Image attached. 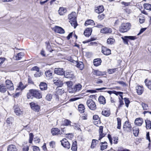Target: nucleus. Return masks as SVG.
I'll return each instance as SVG.
<instances>
[{
	"instance_id": "obj_1",
	"label": "nucleus",
	"mask_w": 151,
	"mask_h": 151,
	"mask_svg": "<svg viewBox=\"0 0 151 151\" xmlns=\"http://www.w3.org/2000/svg\"><path fill=\"white\" fill-rule=\"evenodd\" d=\"M32 97L40 99L42 97V94L37 90H30L27 94V98L29 99H31L32 98Z\"/></svg>"
},
{
	"instance_id": "obj_2",
	"label": "nucleus",
	"mask_w": 151,
	"mask_h": 151,
	"mask_svg": "<svg viewBox=\"0 0 151 151\" xmlns=\"http://www.w3.org/2000/svg\"><path fill=\"white\" fill-rule=\"evenodd\" d=\"M68 19L69 20V22L72 26L75 28L77 24L76 20V13L75 12H72L68 16Z\"/></svg>"
},
{
	"instance_id": "obj_3",
	"label": "nucleus",
	"mask_w": 151,
	"mask_h": 151,
	"mask_svg": "<svg viewBox=\"0 0 151 151\" xmlns=\"http://www.w3.org/2000/svg\"><path fill=\"white\" fill-rule=\"evenodd\" d=\"M131 24L129 23H122L120 27V32L124 33L127 32L130 28Z\"/></svg>"
},
{
	"instance_id": "obj_4",
	"label": "nucleus",
	"mask_w": 151,
	"mask_h": 151,
	"mask_svg": "<svg viewBox=\"0 0 151 151\" xmlns=\"http://www.w3.org/2000/svg\"><path fill=\"white\" fill-rule=\"evenodd\" d=\"M87 105L90 109L94 110L96 108V105L94 101L91 99H88L87 101Z\"/></svg>"
},
{
	"instance_id": "obj_5",
	"label": "nucleus",
	"mask_w": 151,
	"mask_h": 151,
	"mask_svg": "<svg viewBox=\"0 0 151 151\" xmlns=\"http://www.w3.org/2000/svg\"><path fill=\"white\" fill-rule=\"evenodd\" d=\"M124 44L129 45L128 40H134L137 39V37L135 36H124L122 37Z\"/></svg>"
},
{
	"instance_id": "obj_6",
	"label": "nucleus",
	"mask_w": 151,
	"mask_h": 151,
	"mask_svg": "<svg viewBox=\"0 0 151 151\" xmlns=\"http://www.w3.org/2000/svg\"><path fill=\"white\" fill-rule=\"evenodd\" d=\"M132 126L128 121L125 122L123 126L124 131L127 132H131L132 131Z\"/></svg>"
},
{
	"instance_id": "obj_7",
	"label": "nucleus",
	"mask_w": 151,
	"mask_h": 151,
	"mask_svg": "<svg viewBox=\"0 0 151 151\" xmlns=\"http://www.w3.org/2000/svg\"><path fill=\"white\" fill-rule=\"evenodd\" d=\"M32 109L34 111L38 112L40 109V106L36 103L32 102L29 103Z\"/></svg>"
},
{
	"instance_id": "obj_8",
	"label": "nucleus",
	"mask_w": 151,
	"mask_h": 151,
	"mask_svg": "<svg viewBox=\"0 0 151 151\" xmlns=\"http://www.w3.org/2000/svg\"><path fill=\"white\" fill-rule=\"evenodd\" d=\"M61 144L63 147L69 149L70 147V144L68 140L64 138L61 141Z\"/></svg>"
},
{
	"instance_id": "obj_9",
	"label": "nucleus",
	"mask_w": 151,
	"mask_h": 151,
	"mask_svg": "<svg viewBox=\"0 0 151 151\" xmlns=\"http://www.w3.org/2000/svg\"><path fill=\"white\" fill-rule=\"evenodd\" d=\"M6 85L7 88L10 90H13L14 89L13 84L11 81L9 80H7L5 81Z\"/></svg>"
},
{
	"instance_id": "obj_10",
	"label": "nucleus",
	"mask_w": 151,
	"mask_h": 151,
	"mask_svg": "<svg viewBox=\"0 0 151 151\" xmlns=\"http://www.w3.org/2000/svg\"><path fill=\"white\" fill-rule=\"evenodd\" d=\"M51 132L53 135H61L63 134L60 130L57 128H53L52 129Z\"/></svg>"
},
{
	"instance_id": "obj_11",
	"label": "nucleus",
	"mask_w": 151,
	"mask_h": 151,
	"mask_svg": "<svg viewBox=\"0 0 151 151\" xmlns=\"http://www.w3.org/2000/svg\"><path fill=\"white\" fill-rule=\"evenodd\" d=\"M64 76L66 78L72 79L74 78V74L72 71H66L64 73Z\"/></svg>"
},
{
	"instance_id": "obj_12",
	"label": "nucleus",
	"mask_w": 151,
	"mask_h": 151,
	"mask_svg": "<svg viewBox=\"0 0 151 151\" xmlns=\"http://www.w3.org/2000/svg\"><path fill=\"white\" fill-rule=\"evenodd\" d=\"M14 112L16 114L17 116H20L23 114V112L17 105H14L13 107Z\"/></svg>"
},
{
	"instance_id": "obj_13",
	"label": "nucleus",
	"mask_w": 151,
	"mask_h": 151,
	"mask_svg": "<svg viewBox=\"0 0 151 151\" xmlns=\"http://www.w3.org/2000/svg\"><path fill=\"white\" fill-rule=\"evenodd\" d=\"M102 52L105 55H108L111 54V50L109 48H107L105 47H102Z\"/></svg>"
},
{
	"instance_id": "obj_14",
	"label": "nucleus",
	"mask_w": 151,
	"mask_h": 151,
	"mask_svg": "<svg viewBox=\"0 0 151 151\" xmlns=\"http://www.w3.org/2000/svg\"><path fill=\"white\" fill-rule=\"evenodd\" d=\"M53 82L55 85L59 87H61L63 85L62 81L61 80H59L58 78H57L56 79H54Z\"/></svg>"
},
{
	"instance_id": "obj_15",
	"label": "nucleus",
	"mask_w": 151,
	"mask_h": 151,
	"mask_svg": "<svg viewBox=\"0 0 151 151\" xmlns=\"http://www.w3.org/2000/svg\"><path fill=\"white\" fill-rule=\"evenodd\" d=\"M54 72L55 73L60 75L64 74L65 73L64 70L62 68H55Z\"/></svg>"
},
{
	"instance_id": "obj_16",
	"label": "nucleus",
	"mask_w": 151,
	"mask_h": 151,
	"mask_svg": "<svg viewBox=\"0 0 151 151\" xmlns=\"http://www.w3.org/2000/svg\"><path fill=\"white\" fill-rule=\"evenodd\" d=\"M103 127L101 126L100 127L99 129V140H101L102 138L104 137L106 135V134L103 133Z\"/></svg>"
},
{
	"instance_id": "obj_17",
	"label": "nucleus",
	"mask_w": 151,
	"mask_h": 151,
	"mask_svg": "<svg viewBox=\"0 0 151 151\" xmlns=\"http://www.w3.org/2000/svg\"><path fill=\"white\" fill-rule=\"evenodd\" d=\"M112 32L111 29L109 28L105 27L102 29L101 30V32L102 33H111Z\"/></svg>"
},
{
	"instance_id": "obj_18",
	"label": "nucleus",
	"mask_w": 151,
	"mask_h": 151,
	"mask_svg": "<svg viewBox=\"0 0 151 151\" xmlns=\"http://www.w3.org/2000/svg\"><path fill=\"white\" fill-rule=\"evenodd\" d=\"M143 122V119L139 118L136 119L134 121L135 124L138 126H141Z\"/></svg>"
},
{
	"instance_id": "obj_19",
	"label": "nucleus",
	"mask_w": 151,
	"mask_h": 151,
	"mask_svg": "<svg viewBox=\"0 0 151 151\" xmlns=\"http://www.w3.org/2000/svg\"><path fill=\"white\" fill-rule=\"evenodd\" d=\"M55 32L60 34H63L65 32L64 30L62 28L57 26L55 27Z\"/></svg>"
},
{
	"instance_id": "obj_20",
	"label": "nucleus",
	"mask_w": 151,
	"mask_h": 151,
	"mask_svg": "<svg viewBox=\"0 0 151 151\" xmlns=\"http://www.w3.org/2000/svg\"><path fill=\"white\" fill-rule=\"evenodd\" d=\"M137 93L138 95H141L143 92L144 89L142 86L137 85L136 87Z\"/></svg>"
},
{
	"instance_id": "obj_21",
	"label": "nucleus",
	"mask_w": 151,
	"mask_h": 151,
	"mask_svg": "<svg viewBox=\"0 0 151 151\" xmlns=\"http://www.w3.org/2000/svg\"><path fill=\"white\" fill-rule=\"evenodd\" d=\"M96 12L99 14L103 12L104 10L103 6L102 5L99 6L95 8Z\"/></svg>"
},
{
	"instance_id": "obj_22",
	"label": "nucleus",
	"mask_w": 151,
	"mask_h": 151,
	"mask_svg": "<svg viewBox=\"0 0 151 151\" xmlns=\"http://www.w3.org/2000/svg\"><path fill=\"white\" fill-rule=\"evenodd\" d=\"M93 74L98 76H102L106 75L105 72H102L99 70H94L93 72Z\"/></svg>"
},
{
	"instance_id": "obj_23",
	"label": "nucleus",
	"mask_w": 151,
	"mask_h": 151,
	"mask_svg": "<svg viewBox=\"0 0 151 151\" xmlns=\"http://www.w3.org/2000/svg\"><path fill=\"white\" fill-rule=\"evenodd\" d=\"M16 147L15 145H9L7 148V151H17Z\"/></svg>"
},
{
	"instance_id": "obj_24",
	"label": "nucleus",
	"mask_w": 151,
	"mask_h": 151,
	"mask_svg": "<svg viewBox=\"0 0 151 151\" xmlns=\"http://www.w3.org/2000/svg\"><path fill=\"white\" fill-rule=\"evenodd\" d=\"M92 30L91 28H87L84 31V35L86 37H88L91 35Z\"/></svg>"
},
{
	"instance_id": "obj_25",
	"label": "nucleus",
	"mask_w": 151,
	"mask_h": 151,
	"mask_svg": "<svg viewBox=\"0 0 151 151\" xmlns=\"http://www.w3.org/2000/svg\"><path fill=\"white\" fill-rule=\"evenodd\" d=\"M66 12V9L63 7H60L58 10V13L60 15H63Z\"/></svg>"
},
{
	"instance_id": "obj_26",
	"label": "nucleus",
	"mask_w": 151,
	"mask_h": 151,
	"mask_svg": "<svg viewBox=\"0 0 151 151\" xmlns=\"http://www.w3.org/2000/svg\"><path fill=\"white\" fill-rule=\"evenodd\" d=\"M39 86L41 90H45L47 89V85L45 83H41Z\"/></svg>"
},
{
	"instance_id": "obj_27",
	"label": "nucleus",
	"mask_w": 151,
	"mask_h": 151,
	"mask_svg": "<svg viewBox=\"0 0 151 151\" xmlns=\"http://www.w3.org/2000/svg\"><path fill=\"white\" fill-rule=\"evenodd\" d=\"M24 55V53L23 52H20L17 54V55L14 56V58L16 60H20Z\"/></svg>"
},
{
	"instance_id": "obj_28",
	"label": "nucleus",
	"mask_w": 151,
	"mask_h": 151,
	"mask_svg": "<svg viewBox=\"0 0 151 151\" xmlns=\"http://www.w3.org/2000/svg\"><path fill=\"white\" fill-rule=\"evenodd\" d=\"M101 61L100 59H96L94 60L93 64L95 66H97L101 64Z\"/></svg>"
},
{
	"instance_id": "obj_29",
	"label": "nucleus",
	"mask_w": 151,
	"mask_h": 151,
	"mask_svg": "<svg viewBox=\"0 0 151 151\" xmlns=\"http://www.w3.org/2000/svg\"><path fill=\"white\" fill-rule=\"evenodd\" d=\"M145 83L146 86L150 90H151V81L146 79L145 81Z\"/></svg>"
},
{
	"instance_id": "obj_30",
	"label": "nucleus",
	"mask_w": 151,
	"mask_h": 151,
	"mask_svg": "<svg viewBox=\"0 0 151 151\" xmlns=\"http://www.w3.org/2000/svg\"><path fill=\"white\" fill-rule=\"evenodd\" d=\"M133 131L134 135L136 137L137 136L139 132V128L137 127H134L133 129Z\"/></svg>"
},
{
	"instance_id": "obj_31",
	"label": "nucleus",
	"mask_w": 151,
	"mask_h": 151,
	"mask_svg": "<svg viewBox=\"0 0 151 151\" xmlns=\"http://www.w3.org/2000/svg\"><path fill=\"white\" fill-rule=\"evenodd\" d=\"M76 67L78 68L80 70H82L84 68V65L83 63L81 62H77Z\"/></svg>"
},
{
	"instance_id": "obj_32",
	"label": "nucleus",
	"mask_w": 151,
	"mask_h": 151,
	"mask_svg": "<svg viewBox=\"0 0 151 151\" xmlns=\"http://www.w3.org/2000/svg\"><path fill=\"white\" fill-rule=\"evenodd\" d=\"M102 114L105 116H108L110 114V112L109 111L105 109L102 111Z\"/></svg>"
},
{
	"instance_id": "obj_33",
	"label": "nucleus",
	"mask_w": 151,
	"mask_h": 151,
	"mask_svg": "<svg viewBox=\"0 0 151 151\" xmlns=\"http://www.w3.org/2000/svg\"><path fill=\"white\" fill-rule=\"evenodd\" d=\"M99 101L101 104H104L106 103L105 98L103 96H100L99 97Z\"/></svg>"
},
{
	"instance_id": "obj_34",
	"label": "nucleus",
	"mask_w": 151,
	"mask_h": 151,
	"mask_svg": "<svg viewBox=\"0 0 151 151\" xmlns=\"http://www.w3.org/2000/svg\"><path fill=\"white\" fill-rule=\"evenodd\" d=\"M146 123V127L147 129H151V121L149 120L145 121Z\"/></svg>"
},
{
	"instance_id": "obj_35",
	"label": "nucleus",
	"mask_w": 151,
	"mask_h": 151,
	"mask_svg": "<svg viewBox=\"0 0 151 151\" xmlns=\"http://www.w3.org/2000/svg\"><path fill=\"white\" fill-rule=\"evenodd\" d=\"M45 75L47 78L48 79H50L52 78V73L49 70L46 71L45 73Z\"/></svg>"
},
{
	"instance_id": "obj_36",
	"label": "nucleus",
	"mask_w": 151,
	"mask_h": 151,
	"mask_svg": "<svg viewBox=\"0 0 151 151\" xmlns=\"http://www.w3.org/2000/svg\"><path fill=\"white\" fill-rule=\"evenodd\" d=\"M26 87V86H24L22 83L21 82H20L19 85L18 86L17 88L16 89L17 90L22 91Z\"/></svg>"
},
{
	"instance_id": "obj_37",
	"label": "nucleus",
	"mask_w": 151,
	"mask_h": 151,
	"mask_svg": "<svg viewBox=\"0 0 151 151\" xmlns=\"http://www.w3.org/2000/svg\"><path fill=\"white\" fill-rule=\"evenodd\" d=\"M143 6L146 9L151 11V4L148 3L144 4H143Z\"/></svg>"
},
{
	"instance_id": "obj_38",
	"label": "nucleus",
	"mask_w": 151,
	"mask_h": 151,
	"mask_svg": "<svg viewBox=\"0 0 151 151\" xmlns=\"http://www.w3.org/2000/svg\"><path fill=\"white\" fill-rule=\"evenodd\" d=\"M139 21L140 24H142L145 21V18L143 15L140 14L139 17Z\"/></svg>"
},
{
	"instance_id": "obj_39",
	"label": "nucleus",
	"mask_w": 151,
	"mask_h": 151,
	"mask_svg": "<svg viewBox=\"0 0 151 151\" xmlns=\"http://www.w3.org/2000/svg\"><path fill=\"white\" fill-rule=\"evenodd\" d=\"M71 122L68 119H65L63 121L62 124L64 126H68L69 125H72L71 124Z\"/></svg>"
},
{
	"instance_id": "obj_40",
	"label": "nucleus",
	"mask_w": 151,
	"mask_h": 151,
	"mask_svg": "<svg viewBox=\"0 0 151 151\" xmlns=\"http://www.w3.org/2000/svg\"><path fill=\"white\" fill-rule=\"evenodd\" d=\"M6 90L5 86L3 84L0 85V91L2 93H4Z\"/></svg>"
},
{
	"instance_id": "obj_41",
	"label": "nucleus",
	"mask_w": 151,
	"mask_h": 151,
	"mask_svg": "<svg viewBox=\"0 0 151 151\" xmlns=\"http://www.w3.org/2000/svg\"><path fill=\"white\" fill-rule=\"evenodd\" d=\"M94 24V21L92 20L89 19L87 20L85 22L84 24L85 26H87L89 25H93Z\"/></svg>"
},
{
	"instance_id": "obj_42",
	"label": "nucleus",
	"mask_w": 151,
	"mask_h": 151,
	"mask_svg": "<svg viewBox=\"0 0 151 151\" xmlns=\"http://www.w3.org/2000/svg\"><path fill=\"white\" fill-rule=\"evenodd\" d=\"M74 86L76 92L79 91L82 88V86L80 84L76 85Z\"/></svg>"
},
{
	"instance_id": "obj_43",
	"label": "nucleus",
	"mask_w": 151,
	"mask_h": 151,
	"mask_svg": "<svg viewBox=\"0 0 151 151\" xmlns=\"http://www.w3.org/2000/svg\"><path fill=\"white\" fill-rule=\"evenodd\" d=\"M99 141L97 140L93 139L92 140L91 145V147L92 148H94L96 146L97 143H98Z\"/></svg>"
},
{
	"instance_id": "obj_44",
	"label": "nucleus",
	"mask_w": 151,
	"mask_h": 151,
	"mask_svg": "<svg viewBox=\"0 0 151 151\" xmlns=\"http://www.w3.org/2000/svg\"><path fill=\"white\" fill-rule=\"evenodd\" d=\"M101 143L102 145L101 146V150H103L106 149L107 146V142H102Z\"/></svg>"
},
{
	"instance_id": "obj_45",
	"label": "nucleus",
	"mask_w": 151,
	"mask_h": 151,
	"mask_svg": "<svg viewBox=\"0 0 151 151\" xmlns=\"http://www.w3.org/2000/svg\"><path fill=\"white\" fill-rule=\"evenodd\" d=\"M71 149L72 150L75 151L77 149V142L76 141H75L73 143L71 147Z\"/></svg>"
},
{
	"instance_id": "obj_46",
	"label": "nucleus",
	"mask_w": 151,
	"mask_h": 151,
	"mask_svg": "<svg viewBox=\"0 0 151 151\" xmlns=\"http://www.w3.org/2000/svg\"><path fill=\"white\" fill-rule=\"evenodd\" d=\"M108 93L110 94L113 93L115 94L116 95H119V96L120 95H122L121 94H123V93L122 92H117L115 91H108Z\"/></svg>"
},
{
	"instance_id": "obj_47",
	"label": "nucleus",
	"mask_w": 151,
	"mask_h": 151,
	"mask_svg": "<svg viewBox=\"0 0 151 151\" xmlns=\"http://www.w3.org/2000/svg\"><path fill=\"white\" fill-rule=\"evenodd\" d=\"M85 109L84 105L82 104H80L78 106V110L81 112H82Z\"/></svg>"
},
{
	"instance_id": "obj_48",
	"label": "nucleus",
	"mask_w": 151,
	"mask_h": 151,
	"mask_svg": "<svg viewBox=\"0 0 151 151\" xmlns=\"http://www.w3.org/2000/svg\"><path fill=\"white\" fill-rule=\"evenodd\" d=\"M115 40L113 38H109L107 40V42L108 44L112 45L115 42Z\"/></svg>"
},
{
	"instance_id": "obj_49",
	"label": "nucleus",
	"mask_w": 151,
	"mask_h": 151,
	"mask_svg": "<svg viewBox=\"0 0 151 151\" xmlns=\"http://www.w3.org/2000/svg\"><path fill=\"white\" fill-rule=\"evenodd\" d=\"M64 92V90L62 89H57L56 91V94L58 95H61Z\"/></svg>"
},
{
	"instance_id": "obj_50",
	"label": "nucleus",
	"mask_w": 151,
	"mask_h": 151,
	"mask_svg": "<svg viewBox=\"0 0 151 151\" xmlns=\"http://www.w3.org/2000/svg\"><path fill=\"white\" fill-rule=\"evenodd\" d=\"M74 86H71L68 88V90L70 93H75V90Z\"/></svg>"
},
{
	"instance_id": "obj_51",
	"label": "nucleus",
	"mask_w": 151,
	"mask_h": 151,
	"mask_svg": "<svg viewBox=\"0 0 151 151\" xmlns=\"http://www.w3.org/2000/svg\"><path fill=\"white\" fill-rule=\"evenodd\" d=\"M117 128L118 129H120L121 128V119L120 118H117Z\"/></svg>"
},
{
	"instance_id": "obj_52",
	"label": "nucleus",
	"mask_w": 151,
	"mask_h": 151,
	"mask_svg": "<svg viewBox=\"0 0 151 151\" xmlns=\"http://www.w3.org/2000/svg\"><path fill=\"white\" fill-rule=\"evenodd\" d=\"M120 96L121 98V99H120L119 98V106L118 108H119V107H121L124 104L123 101V96L122 95H120Z\"/></svg>"
},
{
	"instance_id": "obj_53",
	"label": "nucleus",
	"mask_w": 151,
	"mask_h": 151,
	"mask_svg": "<svg viewBox=\"0 0 151 151\" xmlns=\"http://www.w3.org/2000/svg\"><path fill=\"white\" fill-rule=\"evenodd\" d=\"M141 105L144 110H147L148 109V107L147 104L142 102Z\"/></svg>"
},
{
	"instance_id": "obj_54",
	"label": "nucleus",
	"mask_w": 151,
	"mask_h": 151,
	"mask_svg": "<svg viewBox=\"0 0 151 151\" xmlns=\"http://www.w3.org/2000/svg\"><path fill=\"white\" fill-rule=\"evenodd\" d=\"M71 126L74 127L75 129L77 130L80 129V125L76 123H72V125H71Z\"/></svg>"
},
{
	"instance_id": "obj_55",
	"label": "nucleus",
	"mask_w": 151,
	"mask_h": 151,
	"mask_svg": "<svg viewBox=\"0 0 151 151\" xmlns=\"http://www.w3.org/2000/svg\"><path fill=\"white\" fill-rule=\"evenodd\" d=\"M29 142L30 143H31L32 142V140L33 138V134L32 133H30L29 134Z\"/></svg>"
},
{
	"instance_id": "obj_56",
	"label": "nucleus",
	"mask_w": 151,
	"mask_h": 151,
	"mask_svg": "<svg viewBox=\"0 0 151 151\" xmlns=\"http://www.w3.org/2000/svg\"><path fill=\"white\" fill-rule=\"evenodd\" d=\"M52 99V95L51 94H48L46 97V99L48 101H50Z\"/></svg>"
},
{
	"instance_id": "obj_57",
	"label": "nucleus",
	"mask_w": 151,
	"mask_h": 151,
	"mask_svg": "<svg viewBox=\"0 0 151 151\" xmlns=\"http://www.w3.org/2000/svg\"><path fill=\"white\" fill-rule=\"evenodd\" d=\"M124 100L125 103L126 104V106L127 107H128L129 104L130 103V101L129 99L127 98H124Z\"/></svg>"
},
{
	"instance_id": "obj_58",
	"label": "nucleus",
	"mask_w": 151,
	"mask_h": 151,
	"mask_svg": "<svg viewBox=\"0 0 151 151\" xmlns=\"http://www.w3.org/2000/svg\"><path fill=\"white\" fill-rule=\"evenodd\" d=\"M42 74V73L39 71V70L34 75L35 77H39Z\"/></svg>"
},
{
	"instance_id": "obj_59",
	"label": "nucleus",
	"mask_w": 151,
	"mask_h": 151,
	"mask_svg": "<svg viewBox=\"0 0 151 151\" xmlns=\"http://www.w3.org/2000/svg\"><path fill=\"white\" fill-rule=\"evenodd\" d=\"M104 17L105 15L104 14H102L99 15L98 16V18L99 20H102L104 18Z\"/></svg>"
},
{
	"instance_id": "obj_60",
	"label": "nucleus",
	"mask_w": 151,
	"mask_h": 151,
	"mask_svg": "<svg viewBox=\"0 0 151 151\" xmlns=\"http://www.w3.org/2000/svg\"><path fill=\"white\" fill-rule=\"evenodd\" d=\"M39 68L38 67H37V66H34V67H32L31 69V70H32V71L35 70V71H37V72L39 71Z\"/></svg>"
},
{
	"instance_id": "obj_61",
	"label": "nucleus",
	"mask_w": 151,
	"mask_h": 151,
	"mask_svg": "<svg viewBox=\"0 0 151 151\" xmlns=\"http://www.w3.org/2000/svg\"><path fill=\"white\" fill-rule=\"evenodd\" d=\"M116 69H109L108 70V72L109 74H111L114 73Z\"/></svg>"
},
{
	"instance_id": "obj_62",
	"label": "nucleus",
	"mask_w": 151,
	"mask_h": 151,
	"mask_svg": "<svg viewBox=\"0 0 151 151\" xmlns=\"http://www.w3.org/2000/svg\"><path fill=\"white\" fill-rule=\"evenodd\" d=\"M29 147L27 145L24 146L22 148V151H28Z\"/></svg>"
},
{
	"instance_id": "obj_63",
	"label": "nucleus",
	"mask_w": 151,
	"mask_h": 151,
	"mask_svg": "<svg viewBox=\"0 0 151 151\" xmlns=\"http://www.w3.org/2000/svg\"><path fill=\"white\" fill-rule=\"evenodd\" d=\"M113 139L114 141V144H116L118 143V138L117 137H114L113 138Z\"/></svg>"
},
{
	"instance_id": "obj_64",
	"label": "nucleus",
	"mask_w": 151,
	"mask_h": 151,
	"mask_svg": "<svg viewBox=\"0 0 151 151\" xmlns=\"http://www.w3.org/2000/svg\"><path fill=\"white\" fill-rule=\"evenodd\" d=\"M124 10L126 13L127 14H129L131 12V10L128 8H126L124 9Z\"/></svg>"
}]
</instances>
